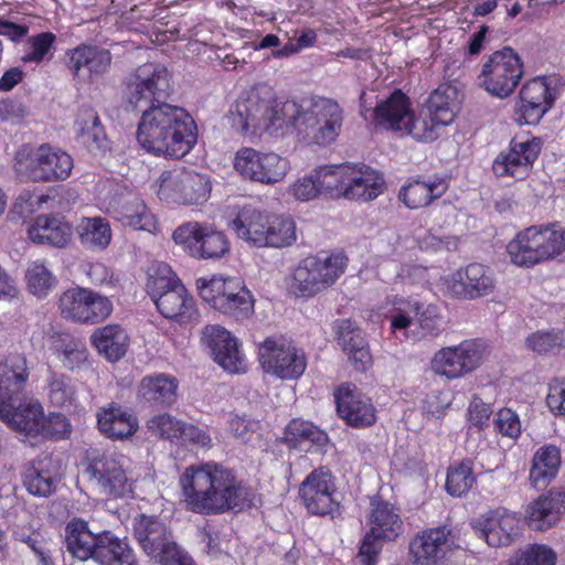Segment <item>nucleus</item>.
I'll use <instances>...</instances> for the list:
<instances>
[{"instance_id": "1", "label": "nucleus", "mask_w": 565, "mask_h": 565, "mask_svg": "<svg viewBox=\"0 0 565 565\" xmlns=\"http://www.w3.org/2000/svg\"><path fill=\"white\" fill-rule=\"evenodd\" d=\"M185 509L202 515H218L250 507L249 493L232 470L210 461L191 465L180 477Z\"/></svg>"}, {"instance_id": "2", "label": "nucleus", "mask_w": 565, "mask_h": 565, "mask_svg": "<svg viewBox=\"0 0 565 565\" xmlns=\"http://www.w3.org/2000/svg\"><path fill=\"white\" fill-rule=\"evenodd\" d=\"M140 111L136 135L146 151L180 159L196 143V124L184 108L164 103Z\"/></svg>"}, {"instance_id": "3", "label": "nucleus", "mask_w": 565, "mask_h": 565, "mask_svg": "<svg viewBox=\"0 0 565 565\" xmlns=\"http://www.w3.org/2000/svg\"><path fill=\"white\" fill-rule=\"evenodd\" d=\"M281 114L287 118L286 128L291 127L307 143L326 146L335 140L343 124L340 105L326 97H306L281 103Z\"/></svg>"}, {"instance_id": "4", "label": "nucleus", "mask_w": 565, "mask_h": 565, "mask_svg": "<svg viewBox=\"0 0 565 565\" xmlns=\"http://www.w3.org/2000/svg\"><path fill=\"white\" fill-rule=\"evenodd\" d=\"M286 120L281 114V104L265 86L244 90L231 110L232 126L242 134L267 132L277 136L286 128Z\"/></svg>"}, {"instance_id": "5", "label": "nucleus", "mask_w": 565, "mask_h": 565, "mask_svg": "<svg viewBox=\"0 0 565 565\" xmlns=\"http://www.w3.org/2000/svg\"><path fill=\"white\" fill-rule=\"evenodd\" d=\"M366 94L360 95V115L376 129L398 132L401 136H412L419 141H431V130L418 120L411 108V100L401 89L376 103L375 107L366 104Z\"/></svg>"}, {"instance_id": "6", "label": "nucleus", "mask_w": 565, "mask_h": 565, "mask_svg": "<svg viewBox=\"0 0 565 565\" xmlns=\"http://www.w3.org/2000/svg\"><path fill=\"white\" fill-rule=\"evenodd\" d=\"M172 75L160 63L148 62L139 65L125 79L122 103L126 109L143 110L164 104L171 95Z\"/></svg>"}, {"instance_id": "7", "label": "nucleus", "mask_w": 565, "mask_h": 565, "mask_svg": "<svg viewBox=\"0 0 565 565\" xmlns=\"http://www.w3.org/2000/svg\"><path fill=\"white\" fill-rule=\"evenodd\" d=\"M347 265L348 258L341 253L306 257L294 269L290 288L297 297H313L333 286Z\"/></svg>"}, {"instance_id": "8", "label": "nucleus", "mask_w": 565, "mask_h": 565, "mask_svg": "<svg viewBox=\"0 0 565 565\" xmlns=\"http://www.w3.org/2000/svg\"><path fill=\"white\" fill-rule=\"evenodd\" d=\"M369 522L371 529L361 542L354 565H375L383 542L395 540L403 529L398 509L379 495L371 499Z\"/></svg>"}, {"instance_id": "9", "label": "nucleus", "mask_w": 565, "mask_h": 565, "mask_svg": "<svg viewBox=\"0 0 565 565\" xmlns=\"http://www.w3.org/2000/svg\"><path fill=\"white\" fill-rule=\"evenodd\" d=\"M562 234L557 225L530 226L508 244L511 262L521 267H533L544 260L561 256Z\"/></svg>"}, {"instance_id": "10", "label": "nucleus", "mask_w": 565, "mask_h": 565, "mask_svg": "<svg viewBox=\"0 0 565 565\" xmlns=\"http://www.w3.org/2000/svg\"><path fill=\"white\" fill-rule=\"evenodd\" d=\"M523 74L520 55L512 47L504 46L486 56L477 79L487 93L503 99L514 93Z\"/></svg>"}, {"instance_id": "11", "label": "nucleus", "mask_w": 565, "mask_h": 565, "mask_svg": "<svg viewBox=\"0 0 565 565\" xmlns=\"http://www.w3.org/2000/svg\"><path fill=\"white\" fill-rule=\"evenodd\" d=\"M172 238L198 259H220L230 250L226 235L207 223H184L174 230Z\"/></svg>"}, {"instance_id": "12", "label": "nucleus", "mask_w": 565, "mask_h": 565, "mask_svg": "<svg viewBox=\"0 0 565 565\" xmlns=\"http://www.w3.org/2000/svg\"><path fill=\"white\" fill-rule=\"evenodd\" d=\"M258 359L266 373L281 380L300 377L307 366L302 350L282 338L269 337L259 343Z\"/></svg>"}, {"instance_id": "13", "label": "nucleus", "mask_w": 565, "mask_h": 565, "mask_svg": "<svg viewBox=\"0 0 565 565\" xmlns=\"http://www.w3.org/2000/svg\"><path fill=\"white\" fill-rule=\"evenodd\" d=\"M234 168L245 180L273 185L285 179L290 166L286 158L275 152L242 148L235 154Z\"/></svg>"}, {"instance_id": "14", "label": "nucleus", "mask_w": 565, "mask_h": 565, "mask_svg": "<svg viewBox=\"0 0 565 565\" xmlns=\"http://www.w3.org/2000/svg\"><path fill=\"white\" fill-rule=\"evenodd\" d=\"M64 61L67 71L77 84L90 85L109 73L113 54L103 46L82 43L66 50Z\"/></svg>"}, {"instance_id": "15", "label": "nucleus", "mask_w": 565, "mask_h": 565, "mask_svg": "<svg viewBox=\"0 0 565 565\" xmlns=\"http://www.w3.org/2000/svg\"><path fill=\"white\" fill-rule=\"evenodd\" d=\"M211 192L209 179L194 171H164L160 177L158 196L181 204L205 202Z\"/></svg>"}, {"instance_id": "16", "label": "nucleus", "mask_w": 565, "mask_h": 565, "mask_svg": "<svg viewBox=\"0 0 565 565\" xmlns=\"http://www.w3.org/2000/svg\"><path fill=\"white\" fill-rule=\"evenodd\" d=\"M334 477L323 467L312 470L300 483L299 498L313 515H333L339 509Z\"/></svg>"}, {"instance_id": "17", "label": "nucleus", "mask_w": 565, "mask_h": 565, "mask_svg": "<svg viewBox=\"0 0 565 565\" xmlns=\"http://www.w3.org/2000/svg\"><path fill=\"white\" fill-rule=\"evenodd\" d=\"M85 472L100 494L120 498L131 492L122 463L114 455L102 454L92 457Z\"/></svg>"}, {"instance_id": "18", "label": "nucleus", "mask_w": 565, "mask_h": 565, "mask_svg": "<svg viewBox=\"0 0 565 565\" xmlns=\"http://www.w3.org/2000/svg\"><path fill=\"white\" fill-rule=\"evenodd\" d=\"M72 169L73 159L68 153L43 143L31 153L25 174L34 182H56L66 180Z\"/></svg>"}, {"instance_id": "19", "label": "nucleus", "mask_w": 565, "mask_h": 565, "mask_svg": "<svg viewBox=\"0 0 565 565\" xmlns=\"http://www.w3.org/2000/svg\"><path fill=\"white\" fill-rule=\"evenodd\" d=\"M134 536L143 552L160 564L168 557L177 555L179 551L166 523L158 516L140 514L135 518Z\"/></svg>"}, {"instance_id": "20", "label": "nucleus", "mask_w": 565, "mask_h": 565, "mask_svg": "<svg viewBox=\"0 0 565 565\" xmlns=\"http://www.w3.org/2000/svg\"><path fill=\"white\" fill-rule=\"evenodd\" d=\"M482 360V348L473 341H465L456 347L439 350L433 361V370L448 379H458L475 369Z\"/></svg>"}, {"instance_id": "21", "label": "nucleus", "mask_w": 565, "mask_h": 565, "mask_svg": "<svg viewBox=\"0 0 565 565\" xmlns=\"http://www.w3.org/2000/svg\"><path fill=\"white\" fill-rule=\"evenodd\" d=\"M337 411L348 425L363 428L376 420L371 398L361 393L353 383H343L334 394Z\"/></svg>"}, {"instance_id": "22", "label": "nucleus", "mask_w": 565, "mask_h": 565, "mask_svg": "<svg viewBox=\"0 0 565 565\" xmlns=\"http://www.w3.org/2000/svg\"><path fill=\"white\" fill-rule=\"evenodd\" d=\"M202 342L210 349L214 361L230 373L245 371L244 358L237 340L218 324L206 326L202 331Z\"/></svg>"}, {"instance_id": "23", "label": "nucleus", "mask_w": 565, "mask_h": 565, "mask_svg": "<svg viewBox=\"0 0 565 565\" xmlns=\"http://www.w3.org/2000/svg\"><path fill=\"white\" fill-rule=\"evenodd\" d=\"M519 523L516 513L498 508L478 520L475 529L489 546L501 547L510 545L519 535Z\"/></svg>"}, {"instance_id": "24", "label": "nucleus", "mask_w": 565, "mask_h": 565, "mask_svg": "<svg viewBox=\"0 0 565 565\" xmlns=\"http://www.w3.org/2000/svg\"><path fill=\"white\" fill-rule=\"evenodd\" d=\"M519 97V120L526 125L537 124L555 102V95L545 77L527 81L522 86Z\"/></svg>"}, {"instance_id": "25", "label": "nucleus", "mask_w": 565, "mask_h": 565, "mask_svg": "<svg viewBox=\"0 0 565 565\" xmlns=\"http://www.w3.org/2000/svg\"><path fill=\"white\" fill-rule=\"evenodd\" d=\"M43 415V407L34 401H26L25 395L17 402L0 405V420L12 430L28 437H38Z\"/></svg>"}, {"instance_id": "26", "label": "nucleus", "mask_w": 565, "mask_h": 565, "mask_svg": "<svg viewBox=\"0 0 565 565\" xmlns=\"http://www.w3.org/2000/svg\"><path fill=\"white\" fill-rule=\"evenodd\" d=\"M456 96L457 90L450 85H440L435 89L427 100V117H418L431 130V141L438 138L439 129L451 124L455 119L456 113Z\"/></svg>"}, {"instance_id": "27", "label": "nucleus", "mask_w": 565, "mask_h": 565, "mask_svg": "<svg viewBox=\"0 0 565 565\" xmlns=\"http://www.w3.org/2000/svg\"><path fill=\"white\" fill-rule=\"evenodd\" d=\"M450 289L459 298L477 299L493 291L494 280L488 268L473 263L455 274Z\"/></svg>"}, {"instance_id": "28", "label": "nucleus", "mask_w": 565, "mask_h": 565, "mask_svg": "<svg viewBox=\"0 0 565 565\" xmlns=\"http://www.w3.org/2000/svg\"><path fill=\"white\" fill-rule=\"evenodd\" d=\"M29 371L26 359L12 354L0 361V405L23 397Z\"/></svg>"}, {"instance_id": "29", "label": "nucleus", "mask_w": 565, "mask_h": 565, "mask_svg": "<svg viewBox=\"0 0 565 565\" xmlns=\"http://www.w3.org/2000/svg\"><path fill=\"white\" fill-rule=\"evenodd\" d=\"M564 512V497L558 490H550L527 505L525 521L531 529L545 531L553 527Z\"/></svg>"}, {"instance_id": "30", "label": "nucleus", "mask_w": 565, "mask_h": 565, "mask_svg": "<svg viewBox=\"0 0 565 565\" xmlns=\"http://www.w3.org/2000/svg\"><path fill=\"white\" fill-rule=\"evenodd\" d=\"M115 217L124 226L134 230L151 231L153 215L138 193L127 191L115 196L113 202Z\"/></svg>"}, {"instance_id": "31", "label": "nucleus", "mask_w": 565, "mask_h": 565, "mask_svg": "<svg viewBox=\"0 0 565 565\" xmlns=\"http://www.w3.org/2000/svg\"><path fill=\"white\" fill-rule=\"evenodd\" d=\"M28 234L33 243L63 248L71 242L73 228L62 216L41 214L30 225Z\"/></svg>"}, {"instance_id": "32", "label": "nucleus", "mask_w": 565, "mask_h": 565, "mask_svg": "<svg viewBox=\"0 0 565 565\" xmlns=\"http://www.w3.org/2000/svg\"><path fill=\"white\" fill-rule=\"evenodd\" d=\"M337 340L349 361L356 371H365L372 363L369 345L359 329L351 320L337 321Z\"/></svg>"}, {"instance_id": "33", "label": "nucleus", "mask_w": 565, "mask_h": 565, "mask_svg": "<svg viewBox=\"0 0 565 565\" xmlns=\"http://www.w3.org/2000/svg\"><path fill=\"white\" fill-rule=\"evenodd\" d=\"M342 196L349 200L371 201L383 191V178L366 166H351Z\"/></svg>"}, {"instance_id": "34", "label": "nucleus", "mask_w": 565, "mask_h": 565, "mask_svg": "<svg viewBox=\"0 0 565 565\" xmlns=\"http://www.w3.org/2000/svg\"><path fill=\"white\" fill-rule=\"evenodd\" d=\"M445 527H435L417 534L409 543V554L416 565H435L446 552L447 536Z\"/></svg>"}, {"instance_id": "35", "label": "nucleus", "mask_w": 565, "mask_h": 565, "mask_svg": "<svg viewBox=\"0 0 565 565\" xmlns=\"http://www.w3.org/2000/svg\"><path fill=\"white\" fill-rule=\"evenodd\" d=\"M97 425L100 433L110 439L129 438L138 429L137 418L116 403L98 412Z\"/></svg>"}, {"instance_id": "36", "label": "nucleus", "mask_w": 565, "mask_h": 565, "mask_svg": "<svg viewBox=\"0 0 565 565\" xmlns=\"http://www.w3.org/2000/svg\"><path fill=\"white\" fill-rule=\"evenodd\" d=\"M100 532L89 529L88 522L74 518L65 526V542L68 552L81 561L93 558L99 546Z\"/></svg>"}, {"instance_id": "37", "label": "nucleus", "mask_w": 565, "mask_h": 565, "mask_svg": "<svg viewBox=\"0 0 565 565\" xmlns=\"http://www.w3.org/2000/svg\"><path fill=\"white\" fill-rule=\"evenodd\" d=\"M561 450L555 445H544L533 455L529 475L531 487L545 489L557 476L561 468Z\"/></svg>"}, {"instance_id": "38", "label": "nucleus", "mask_w": 565, "mask_h": 565, "mask_svg": "<svg viewBox=\"0 0 565 565\" xmlns=\"http://www.w3.org/2000/svg\"><path fill=\"white\" fill-rule=\"evenodd\" d=\"M90 342L107 361L117 362L128 350L129 335L121 326L111 323L95 329Z\"/></svg>"}, {"instance_id": "39", "label": "nucleus", "mask_w": 565, "mask_h": 565, "mask_svg": "<svg viewBox=\"0 0 565 565\" xmlns=\"http://www.w3.org/2000/svg\"><path fill=\"white\" fill-rule=\"evenodd\" d=\"M269 216L252 206L238 211L230 226L238 238L252 246L263 247Z\"/></svg>"}, {"instance_id": "40", "label": "nucleus", "mask_w": 565, "mask_h": 565, "mask_svg": "<svg viewBox=\"0 0 565 565\" xmlns=\"http://www.w3.org/2000/svg\"><path fill=\"white\" fill-rule=\"evenodd\" d=\"M448 189L445 178H434L427 181L413 180L398 192V199L412 210L427 206L434 200L443 196Z\"/></svg>"}, {"instance_id": "41", "label": "nucleus", "mask_w": 565, "mask_h": 565, "mask_svg": "<svg viewBox=\"0 0 565 565\" xmlns=\"http://www.w3.org/2000/svg\"><path fill=\"white\" fill-rule=\"evenodd\" d=\"M99 565H139L132 547L126 539L110 531H102L99 546L93 558Z\"/></svg>"}, {"instance_id": "42", "label": "nucleus", "mask_w": 565, "mask_h": 565, "mask_svg": "<svg viewBox=\"0 0 565 565\" xmlns=\"http://www.w3.org/2000/svg\"><path fill=\"white\" fill-rule=\"evenodd\" d=\"M178 380L164 373L145 376L139 384L140 397L150 405L167 407L178 397Z\"/></svg>"}, {"instance_id": "43", "label": "nucleus", "mask_w": 565, "mask_h": 565, "mask_svg": "<svg viewBox=\"0 0 565 565\" xmlns=\"http://www.w3.org/2000/svg\"><path fill=\"white\" fill-rule=\"evenodd\" d=\"M153 302L164 318L179 323H188L194 313L193 299L182 284L159 296Z\"/></svg>"}, {"instance_id": "44", "label": "nucleus", "mask_w": 565, "mask_h": 565, "mask_svg": "<svg viewBox=\"0 0 565 565\" xmlns=\"http://www.w3.org/2000/svg\"><path fill=\"white\" fill-rule=\"evenodd\" d=\"M49 457L38 458L23 471V484L32 495L49 497L55 490L56 475Z\"/></svg>"}, {"instance_id": "45", "label": "nucleus", "mask_w": 565, "mask_h": 565, "mask_svg": "<svg viewBox=\"0 0 565 565\" xmlns=\"http://www.w3.org/2000/svg\"><path fill=\"white\" fill-rule=\"evenodd\" d=\"M53 348L63 365L68 370L81 367L88 358L85 343L70 333H55Z\"/></svg>"}, {"instance_id": "46", "label": "nucleus", "mask_w": 565, "mask_h": 565, "mask_svg": "<svg viewBox=\"0 0 565 565\" xmlns=\"http://www.w3.org/2000/svg\"><path fill=\"white\" fill-rule=\"evenodd\" d=\"M285 441L291 448H305V444L322 446L328 441L326 433L309 422L291 420L285 430Z\"/></svg>"}, {"instance_id": "47", "label": "nucleus", "mask_w": 565, "mask_h": 565, "mask_svg": "<svg viewBox=\"0 0 565 565\" xmlns=\"http://www.w3.org/2000/svg\"><path fill=\"white\" fill-rule=\"evenodd\" d=\"M45 390L50 403L56 407L70 406L76 397V388L71 377L55 371L49 372Z\"/></svg>"}, {"instance_id": "48", "label": "nucleus", "mask_w": 565, "mask_h": 565, "mask_svg": "<svg viewBox=\"0 0 565 565\" xmlns=\"http://www.w3.org/2000/svg\"><path fill=\"white\" fill-rule=\"evenodd\" d=\"M296 241V224L286 216L270 217L266 227L263 247L281 248L290 246Z\"/></svg>"}, {"instance_id": "49", "label": "nucleus", "mask_w": 565, "mask_h": 565, "mask_svg": "<svg viewBox=\"0 0 565 565\" xmlns=\"http://www.w3.org/2000/svg\"><path fill=\"white\" fill-rule=\"evenodd\" d=\"M25 280L29 291L39 297H45L52 290L57 280L44 262L31 263L25 271Z\"/></svg>"}, {"instance_id": "50", "label": "nucleus", "mask_w": 565, "mask_h": 565, "mask_svg": "<svg viewBox=\"0 0 565 565\" xmlns=\"http://www.w3.org/2000/svg\"><path fill=\"white\" fill-rule=\"evenodd\" d=\"M87 294L88 289L82 287L65 290L58 300L61 316L66 320L83 323Z\"/></svg>"}, {"instance_id": "51", "label": "nucleus", "mask_w": 565, "mask_h": 565, "mask_svg": "<svg viewBox=\"0 0 565 565\" xmlns=\"http://www.w3.org/2000/svg\"><path fill=\"white\" fill-rule=\"evenodd\" d=\"M475 482L472 463L466 460L448 469L446 490L454 497H461L470 490Z\"/></svg>"}, {"instance_id": "52", "label": "nucleus", "mask_w": 565, "mask_h": 565, "mask_svg": "<svg viewBox=\"0 0 565 565\" xmlns=\"http://www.w3.org/2000/svg\"><path fill=\"white\" fill-rule=\"evenodd\" d=\"M79 238L88 247L104 249L110 243L111 230L103 218H88L83 225Z\"/></svg>"}, {"instance_id": "53", "label": "nucleus", "mask_w": 565, "mask_h": 565, "mask_svg": "<svg viewBox=\"0 0 565 565\" xmlns=\"http://www.w3.org/2000/svg\"><path fill=\"white\" fill-rule=\"evenodd\" d=\"M350 168V164L321 167L317 171L320 192L324 191L330 195H342L347 182L344 174H349Z\"/></svg>"}, {"instance_id": "54", "label": "nucleus", "mask_w": 565, "mask_h": 565, "mask_svg": "<svg viewBox=\"0 0 565 565\" xmlns=\"http://www.w3.org/2000/svg\"><path fill=\"white\" fill-rule=\"evenodd\" d=\"M180 284V279L172 271L171 267L167 264H160L149 274L146 288L148 295L154 301L159 296H162Z\"/></svg>"}, {"instance_id": "55", "label": "nucleus", "mask_w": 565, "mask_h": 565, "mask_svg": "<svg viewBox=\"0 0 565 565\" xmlns=\"http://www.w3.org/2000/svg\"><path fill=\"white\" fill-rule=\"evenodd\" d=\"M228 278L230 277L213 276L211 279L200 278L196 281L199 295L202 300L217 311L221 310L218 302H225L224 298H226L227 294Z\"/></svg>"}, {"instance_id": "56", "label": "nucleus", "mask_w": 565, "mask_h": 565, "mask_svg": "<svg viewBox=\"0 0 565 565\" xmlns=\"http://www.w3.org/2000/svg\"><path fill=\"white\" fill-rule=\"evenodd\" d=\"M555 552L543 544L529 545L510 559L508 565H555Z\"/></svg>"}, {"instance_id": "57", "label": "nucleus", "mask_w": 565, "mask_h": 565, "mask_svg": "<svg viewBox=\"0 0 565 565\" xmlns=\"http://www.w3.org/2000/svg\"><path fill=\"white\" fill-rule=\"evenodd\" d=\"M494 174L498 178L510 177L515 180L525 179L531 168L524 162H521L510 150L508 152H501L492 164Z\"/></svg>"}, {"instance_id": "58", "label": "nucleus", "mask_w": 565, "mask_h": 565, "mask_svg": "<svg viewBox=\"0 0 565 565\" xmlns=\"http://www.w3.org/2000/svg\"><path fill=\"white\" fill-rule=\"evenodd\" d=\"M83 323L96 324L106 320L113 312V303L107 296L88 289Z\"/></svg>"}, {"instance_id": "59", "label": "nucleus", "mask_w": 565, "mask_h": 565, "mask_svg": "<svg viewBox=\"0 0 565 565\" xmlns=\"http://www.w3.org/2000/svg\"><path fill=\"white\" fill-rule=\"evenodd\" d=\"M526 345L539 354L558 352L565 345V338L559 331H537L526 338Z\"/></svg>"}, {"instance_id": "60", "label": "nucleus", "mask_w": 565, "mask_h": 565, "mask_svg": "<svg viewBox=\"0 0 565 565\" xmlns=\"http://www.w3.org/2000/svg\"><path fill=\"white\" fill-rule=\"evenodd\" d=\"M56 36L52 32H43L33 35L26 41V51L21 57L23 63H41L50 53L55 43Z\"/></svg>"}, {"instance_id": "61", "label": "nucleus", "mask_w": 565, "mask_h": 565, "mask_svg": "<svg viewBox=\"0 0 565 565\" xmlns=\"http://www.w3.org/2000/svg\"><path fill=\"white\" fill-rule=\"evenodd\" d=\"M81 138L83 143L90 150H100L106 148L107 138L99 117L95 113H90L81 128Z\"/></svg>"}, {"instance_id": "62", "label": "nucleus", "mask_w": 565, "mask_h": 565, "mask_svg": "<svg viewBox=\"0 0 565 565\" xmlns=\"http://www.w3.org/2000/svg\"><path fill=\"white\" fill-rule=\"evenodd\" d=\"M542 148L540 138H529L525 136L514 137L510 142L509 150L532 169L533 163L537 159Z\"/></svg>"}, {"instance_id": "63", "label": "nucleus", "mask_w": 565, "mask_h": 565, "mask_svg": "<svg viewBox=\"0 0 565 565\" xmlns=\"http://www.w3.org/2000/svg\"><path fill=\"white\" fill-rule=\"evenodd\" d=\"M70 431L71 425L63 414L50 413L49 416L43 414L38 437L46 439H61L66 437Z\"/></svg>"}, {"instance_id": "64", "label": "nucleus", "mask_w": 565, "mask_h": 565, "mask_svg": "<svg viewBox=\"0 0 565 565\" xmlns=\"http://www.w3.org/2000/svg\"><path fill=\"white\" fill-rule=\"evenodd\" d=\"M254 302L250 291L246 289L232 302H218L221 305L220 312L237 321L246 320L254 315Z\"/></svg>"}]
</instances>
